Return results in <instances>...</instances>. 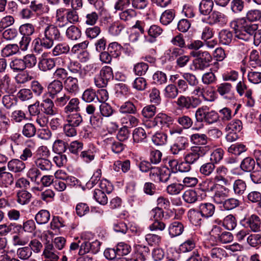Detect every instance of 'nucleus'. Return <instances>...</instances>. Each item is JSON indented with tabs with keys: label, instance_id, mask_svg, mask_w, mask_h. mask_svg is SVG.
<instances>
[{
	"label": "nucleus",
	"instance_id": "obj_7",
	"mask_svg": "<svg viewBox=\"0 0 261 261\" xmlns=\"http://www.w3.org/2000/svg\"><path fill=\"white\" fill-rule=\"evenodd\" d=\"M175 103L180 109L189 110L197 107L200 104V100L193 96L180 95Z\"/></svg>",
	"mask_w": 261,
	"mask_h": 261
},
{
	"label": "nucleus",
	"instance_id": "obj_36",
	"mask_svg": "<svg viewBox=\"0 0 261 261\" xmlns=\"http://www.w3.org/2000/svg\"><path fill=\"white\" fill-rule=\"evenodd\" d=\"M146 138V132L142 127H139L133 130V139L134 144L144 142Z\"/></svg>",
	"mask_w": 261,
	"mask_h": 261
},
{
	"label": "nucleus",
	"instance_id": "obj_39",
	"mask_svg": "<svg viewBox=\"0 0 261 261\" xmlns=\"http://www.w3.org/2000/svg\"><path fill=\"white\" fill-rule=\"evenodd\" d=\"M176 121L182 129L190 128L193 123L192 119L188 115H181L176 118Z\"/></svg>",
	"mask_w": 261,
	"mask_h": 261
},
{
	"label": "nucleus",
	"instance_id": "obj_22",
	"mask_svg": "<svg viewBox=\"0 0 261 261\" xmlns=\"http://www.w3.org/2000/svg\"><path fill=\"white\" fill-rule=\"evenodd\" d=\"M64 115L65 122L73 127H78L83 122L82 117L78 112Z\"/></svg>",
	"mask_w": 261,
	"mask_h": 261
},
{
	"label": "nucleus",
	"instance_id": "obj_41",
	"mask_svg": "<svg viewBox=\"0 0 261 261\" xmlns=\"http://www.w3.org/2000/svg\"><path fill=\"white\" fill-rule=\"evenodd\" d=\"M32 194L26 190H19L17 193L16 201L20 205L28 204L31 201Z\"/></svg>",
	"mask_w": 261,
	"mask_h": 261
},
{
	"label": "nucleus",
	"instance_id": "obj_38",
	"mask_svg": "<svg viewBox=\"0 0 261 261\" xmlns=\"http://www.w3.org/2000/svg\"><path fill=\"white\" fill-rule=\"evenodd\" d=\"M216 166L213 162H206L203 164L199 168V173L204 177L211 176L215 171Z\"/></svg>",
	"mask_w": 261,
	"mask_h": 261
},
{
	"label": "nucleus",
	"instance_id": "obj_5",
	"mask_svg": "<svg viewBox=\"0 0 261 261\" xmlns=\"http://www.w3.org/2000/svg\"><path fill=\"white\" fill-rule=\"evenodd\" d=\"M207 152L206 146H192L190 151L184 155V160L189 164H195L200 158L203 156Z\"/></svg>",
	"mask_w": 261,
	"mask_h": 261
},
{
	"label": "nucleus",
	"instance_id": "obj_28",
	"mask_svg": "<svg viewBox=\"0 0 261 261\" xmlns=\"http://www.w3.org/2000/svg\"><path fill=\"white\" fill-rule=\"evenodd\" d=\"M189 220L192 224L195 226H200L202 223V214L198 209H190L188 213Z\"/></svg>",
	"mask_w": 261,
	"mask_h": 261
},
{
	"label": "nucleus",
	"instance_id": "obj_15",
	"mask_svg": "<svg viewBox=\"0 0 261 261\" xmlns=\"http://www.w3.org/2000/svg\"><path fill=\"white\" fill-rule=\"evenodd\" d=\"M172 121L171 117L168 116L166 114L161 113L155 116L151 123L153 127H162L166 126H169L170 124H172Z\"/></svg>",
	"mask_w": 261,
	"mask_h": 261
},
{
	"label": "nucleus",
	"instance_id": "obj_54",
	"mask_svg": "<svg viewBox=\"0 0 261 261\" xmlns=\"http://www.w3.org/2000/svg\"><path fill=\"white\" fill-rule=\"evenodd\" d=\"M224 151L221 148H218L214 150L210 154V161L213 164L219 163L223 158Z\"/></svg>",
	"mask_w": 261,
	"mask_h": 261
},
{
	"label": "nucleus",
	"instance_id": "obj_33",
	"mask_svg": "<svg viewBox=\"0 0 261 261\" xmlns=\"http://www.w3.org/2000/svg\"><path fill=\"white\" fill-rule=\"evenodd\" d=\"M217 91L222 96L227 98L232 92V86L229 83H223L217 86Z\"/></svg>",
	"mask_w": 261,
	"mask_h": 261
},
{
	"label": "nucleus",
	"instance_id": "obj_11",
	"mask_svg": "<svg viewBox=\"0 0 261 261\" xmlns=\"http://www.w3.org/2000/svg\"><path fill=\"white\" fill-rule=\"evenodd\" d=\"M189 146L187 139L182 136L176 138L174 143L170 147V151L172 154L178 155L184 151Z\"/></svg>",
	"mask_w": 261,
	"mask_h": 261
},
{
	"label": "nucleus",
	"instance_id": "obj_20",
	"mask_svg": "<svg viewBox=\"0 0 261 261\" xmlns=\"http://www.w3.org/2000/svg\"><path fill=\"white\" fill-rule=\"evenodd\" d=\"M163 29L158 25H151L149 28L147 29V34L149 37L145 36L147 42L150 43L154 42L156 38L161 35L163 33Z\"/></svg>",
	"mask_w": 261,
	"mask_h": 261
},
{
	"label": "nucleus",
	"instance_id": "obj_32",
	"mask_svg": "<svg viewBox=\"0 0 261 261\" xmlns=\"http://www.w3.org/2000/svg\"><path fill=\"white\" fill-rule=\"evenodd\" d=\"M67 105L64 107L63 113L70 114L72 112H78L80 110L79 107L80 100L77 98L74 97L69 100Z\"/></svg>",
	"mask_w": 261,
	"mask_h": 261
},
{
	"label": "nucleus",
	"instance_id": "obj_47",
	"mask_svg": "<svg viewBox=\"0 0 261 261\" xmlns=\"http://www.w3.org/2000/svg\"><path fill=\"white\" fill-rule=\"evenodd\" d=\"M50 217V215L48 211L42 210L36 215L35 219L38 224H45L48 222Z\"/></svg>",
	"mask_w": 261,
	"mask_h": 261
},
{
	"label": "nucleus",
	"instance_id": "obj_40",
	"mask_svg": "<svg viewBox=\"0 0 261 261\" xmlns=\"http://www.w3.org/2000/svg\"><path fill=\"white\" fill-rule=\"evenodd\" d=\"M119 111L121 114H136L137 109L132 102L128 100L120 106Z\"/></svg>",
	"mask_w": 261,
	"mask_h": 261
},
{
	"label": "nucleus",
	"instance_id": "obj_12",
	"mask_svg": "<svg viewBox=\"0 0 261 261\" xmlns=\"http://www.w3.org/2000/svg\"><path fill=\"white\" fill-rule=\"evenodd\" d=\"M208 22L211 25L223 26L227 22V16L220 12L214 11L208 16Z\"/></svg>",
	"mask_w": 261,
	"mask_h": 261
},
{
	"label": "nucleus",
	"instance_id": "obj_24",
	"mask_svg": "<svg viewBox=\"0 0 261 261\" xmlns=\"http://www.w3.org/2000/svg\"><path fill=\"white\" fill-rule=\"evenodd\" d=\"M9 171L14 173H20L25 168V163L20 159H12L7 164Z\"/></svg>",
	"mask_w": 261,
	"mask_h": 261
},
{
	"label": "nucleus",
	"instance_id": "obj_27",
	"mask_svg": "<svg viewBox=\"0 0 261 261\" xmlns=\"http://www.w3.org/2000/svg\"><path fill=\"white\" fill-rule=\"evenodd\" d=\"M247 189L246 182L241 179H236L232 184V190L237 196H242Z\"/></svg>",
	"mask_w": 261,
	"mask_h": 261
},
{
	"label": "nucleus",
	"instance_id": "obj_53",
	"mask_svg": "<svg viewBox=\"0 0 261 261\" xmlns=\"http://www.w3.org/2000/svg\"><path fill=\"white\" fill-rule=\"evenodd\" d=\"M228 189L223 186H221V190H217L213 196L214 201L217 204H223L226 198L227 194L224 192Z\"/></svg>",
	"mask_w": 261,
	"mask_h": 261
},
{
	"label": "nucleus",
	"instance_id": "obj_52",
	"mask_svg": "<svg viewBox=\"0 0 261 261\" xmlns=\"http://www.w3.org/2000/svg\"><path fill=\"white\" fill-rule=\"evenodd\" d=\"M122 49L121 45L116 42L109 44L107 48L109 54L114 58H118L120 56Z\"/></svg>",
	"mask_w": 261,
	"mask_h": 261
},
{
	"label": "nucleus",
	"instance_id": "obj_62",
	"mask_svg": "<svg viewBox=\"0 0 261 261\" xmlns=\"http://www.w3.org/2000/svg\"><path fill=\"white\" fill-rule=\"evenodd\" d=\"M18 258L22 260H27L32 255V249L29 247H23L18 248L16 252Z\"/></svg>",
	"mask_w": 261,
	"mask_h": 261
},
{
	"label": "nucleus",
	"instance_id": "obj_17",
	"mask_svg": "<svg viewBox=\"0 0 261 261\" xmlns=\"http://www.w3.org/2000/svg\"><path fill=\"white\" fill-rule=\"evenodd\" d=\"M36 167L44 173H49L53 168L51 162L44 158H37L34 160Z\"/></svg>",
	"mask_w": 261,
	"mask_h": 261
},
{
	"label": "nucleus",
	"instance_id": "obj_59",
	"mask_svg": "<svg viewBox=\"0 0 261 261\" xmlns=\"http://www.w3.org/2000/svg\"><path fill=\"white\" fill-rule=\"evenodd\" d=\"M121 123L127 128L133 127L138 125L139 120L135 116L132 115H127L123 117L121 120Z\"/></svg>",
	"mask_w": 261,
	"mask_h": 261
},
{
	"label": "nucleus",
	"instance_id": "obj_43",
	"mask_svg": "<svg viewBox=\"0 0 261 261\" xmlns=\"http://www.w3.org/2000/svg\"><path fill=\"white\" fill-rule=\"evenodd\" d=\"M233 35L232 32L227 30H222L219 34L220 43L223 45H229L232 40Z\"/></svg>",
	"mask_w": 261,
	"mask_h": 261
},
{
	"label": "nucleus",
	"instance_id": "obj_56",
	"mask_svg": "<svg viewBox=\"0 0 261 261\" xmlns=\"http://www.w3.org/2000/svg\"><path fill=\"white\" fill-rule=\"evenodd\" d=\"M11 122L6 114L0 113V130L3 133H8L10 127Z\"/></svg>",
	"mask_w": 261,
	"mask_h": 261
},
{
	"label": "nucleus",
	"instance_id": "obj_49",
	"mask_svg": "<svg viewBox=\"0 0 261 261\" xmlns=\"http://www.w3.org/2000/svg\"><path fill=\"white\" fill-rule=\"evenodd\" d=\"M70 51V47L66 43H60L57 44L53 48V54L57 56L62 54H67Z\"/></svg>",
	"mask_w": 261,
	"mask_h": 261
},
{
	"label": "nucleus",
	"instance_id": "obj_1",
	"mask_svg": "<svg viewBox=\"0 0 261 261\" xmlns=\"http://www.w3.org/2000/svg\"><path fill=\"white\" fill-rule=\"evenodd\" d=\"M62 39V35L58 27L54 24H46L40 38L35 40L34 50L35 53L40 54L42 48H51L55 41Z\"/></svg>",
	"mask_w": 261,
	"mask_h": 261
},
{
	"label": "nucleus",
	"instance_id": "obj_48",
	"mask_svg": "<svg viewBox=\"0 0 261 261\" xmlns=\"http://www.w3.org/2000/svg\"><path fill=\"white\" fill-rule=\"evenodd\" d=\"M54 80L64 82L70 76L68 71L64 68H57L53 74Z\"/></svg>",
	"mask_w": 261,
	"mask_h": 261
},
{
	"label": "nucleus",
	"instance_id": "obj_10",
	"mask_svg": "<svg viewBox=\"0 0 261 261\" xmlns=\"http://www.w3.org/2000/svg\"><path fill=\"white\" fill-rule=\"evenodd\" d=\"M223 231V230L221 226L214 225L210 232V237L209 240L205 242L204 248L210 249L211 247L216 245L218 243V240Z\"/></svg>",
	"mask_w": 261,
	"mask_h": 261
},
{
	"label": "nucleus",
	"instance_id": "obj_29",
	"mask_svg": "<svg viewBox=\"0 0 261 261\" xmlns=\"http://www.w3.org/2000/svg\"><path fill=\"white\" fill-rule=\"evenodd\" d=\"M12 94H8L4 95L2 97V104L3 106L7 110L13 109L17 105V98Z\"/></svg>",
	"mask_w": 261,
	"mask_h": 261
},
{
	"label": "nucleus",
	"instance_id": "obj_14",
	"mask_svg": "<svg viewBox=\"0 0 261 261\" xmlns=\"http://www.w3.org/2000/svg\"><path fill=\"white\" fill-rule=\"evenodd\" d=\"M63 88L62 82H59L58 80H53L47 86L49 97L51 99H55L62 92Z\"/></svg>",
	"mask_w": 261,
	"mask_h": 261
},
{
	"label": "nucleus",
	"instance_id": "obj_57",
	"mask_svg": "<svg viewBox=\"0 0 261 261\" xmlns=\"http://www.w3.org/2000/svg\"><path fill=\"white\" fill-rule=\"evenodd\" d=\"M237 220L232 215H228L223 220V226L229 230H232L237 226Z\"/></svg>",
	"mask_w": 261,
	"mask_h": 261
},
{
	"label": "nucleus",
	"instance_id": "obj_35",
	"mask_svg": "<svg viewBox=\"0 0 261 261\" xmlns=\"http://www.w3.org/2000/svg\"><path fill=\"white\" fill-rule=\"evenodd\" d=\"M183 54V50L177 47H170L166 50L164 53V57L169 61L172 62Z\"/></svg>",
	"mask_w": 261,
	"mask_h": 261
},
{
	"label": "nucleus",
	"instance_id": "obj_16",
	"mask_svg": "<svg viewBox=\"0 0 261 261\" xmlns=\"http://www.w3.org/2000/svg\"><path fill=\"white\" fill-rule=\"evenodd\" d=\"M59 252L56 250L52 243H46L43 252V255L49 261H58Z\"/></svg>",
	"mask_w": 261,
	"mask_h": 261
},
{
	"label": "nucleus",
	"instance_id": "obj_55",
	"mask_svg": "<svg viewBox=\"0 0 261 261\" xmlns=\"http://www.w3.org/2000/svg\"><path fill=\"white\" fill-rule=\"evenodd\" d=\"M68 148V143L64 141L57 139L53 143V150L57 153H63Z\"/></svg>",
	"mask_w": 261,
	"mask_h": 261
},
{
	"label": "nucleus",
	"instance_id": "obj_21",
	"mask_svg": "<svg viewBox=\"0 0 261 261\" xmlns=\"http://www.w3.org/2000/svg\"><path fill=\"white\" fill-rule=\"evenodd\" d=\"M22 229V225L15 223H11L8 225H0V234L6 236L9 233L13 234L18 232Z\"/></svg>",
	"mask_w": 261,
	"mask_h": 261
},
{
	"label": "nucleus",
	"instance_id": "obj_13",
	"mask_svg": "<svg viewBox=\"0 0 261 261\" xmlns=\"http://www.w3.org/2000/svg\"><path fill=\"white\" fill-rule=\"evenodd\" d=\"M52 99L50 97L46 98L40 103V109L42 113L48 116H54L57 113V109Z\"/></svg>",
	"mask_w": 261,
	"mask_h": 261
},
{
	"label": "nucleus",
	"instance_id": "obj_50",
	"mask_svg": "<svg viewBox=\"0 0 261 261\" xmlns=\"http://www.w3.org/2000/svg\"><path fill=\"white\" fill-rule=\"evenodd\" d=\"M152 141L156 146H162L166 144L168 141L167 134L162 133H156L152 137Z\"/></svg>",
	"mask_w": 261,
	"mask_h": 261
},
{
	"label": "nucleus",
	"instance_id": "obj_46",
	"mask_svg": "<svg viewBox=\"0 0 261 261\" xmlns=\"http://www.w3.org/2000/svg\"><path fill=\"white\" fill-rule=\"evenodd\" d=\"M184 201L187 203H194L198 200L197 192L193 189H189L185 191L182 196Z\"/></svg>",
	"mask_w": 261,
	"mask_h": 261
},
{
	"label": "nucleus",
	"instance_id": "obj_42",
	"mask_svg": "<svg viewBox=\"0 0 261 261\" xmlns=\"http://www.w3.org/2000/svg\"><path fill=\"white\" fill-rule=\"evenodd\" d=\"M255 162L253 158L246 157L244 159L240 164V168L244 172H249L255 168Z\"/></svg>",
	"mask_w": 261,
	"mask_h": 261
},
{
	"label": "nucleus",
	"instance_id": "obj_63",
	"mask_svg": "<svg viewBox=\"0 0 261 261\" xmlns=\"http://www.w3.org/2000/svg\"><path fill=\"white\" fill-rule=\"evenodd\" d=\"M11 120L16 123H20L27 119L25 113L21 110H15L11 114Z\"/></svg>",
	"mask_w": 261,
	"mask_h": 261
},
{
	"label": "nucleus",
	"instance_id": "obj_2",
	"mask_svg": "<svg viewBox=\"0 0 261 261\" xmlns=\"http://www.w3.org/2000/svg\"><path fill=\"white\" fill-rule=\"evenodd\" d=\"M232 28L234 30L236 38L247 41L252 39L254 32L258 29V25L243 19Z\"/></svg>",
	"mask_w": 261,
	"mask_h": 261
},
{
	"label": "nucleus",
	"instance_id": "obj_23",
	"mask_svg": "<svg viewBox=\"0 0 261 261\" xmlns=\"http://www.w3.org/2000/svg\"><path fill=\"white\" fill-rule=\"evenodd\" d=\"M203 217L208 218L213 216L215 212V206L210 202L201 203L198 206Z\"/></svg>",
	"mask_w": 261,
	"mask_h": 261
},
{
	"label": "nucleus",
	"instance_id": "obj_19",
	"mask_svg": "<svg viewBox=\"0 0 261 261\" xmlns=\"http://www.w3.org/2000/svg\"><path fill=\"white\" fill-rule=\"evenodd\" d=\"M66 9L60 8L57 9L56 14V23L57 27L60 28L67 27L69 23L66 14Z\"/></svg>",
	"mask_w": 261,
	"mask_h": 261
},
{
	"label": "nucleus",
	"instance_id": "obj_45",
	"mask_svg": "<svg viewBox=\"0 0 261 261\" xmlns=\"http://www.w3.org/2000/svg\"><path fill=\"white\" fill-rule=\"evenodd\" d=\"M175 11L172 9H168L162 13L160 17V22L164 25L171 23L175 17Z\"/></svg>",
	"mask_w": 261,
	"mask_h": 261
},
{
	"label": "nucleus",
	"instance_id": "obj_26",
	"mask_svg": "<svg viewBox=\"0 0 261 261\" xmlns=\"http://www.w3.org/2000/svg\"><path fill=\"white\" fill-rule=\"evenodd\" d=\"M55 66L56 62L53 58H42L39 60L38 64L39 69L44 72L51 70Z\"/></svg>",
	"mask_w": 261,
	"mask_h": 261
},
{
	"label": "nucleus",
	"instance_id": "obj_30",
	"mask_svg": "<svg viewBox=\"0 0 261 261\" xmlns=\"http://www.w3.org/2000/svg\"><path fill=\"white\" fill-rule=\"evenodd\" d=\"M104 142L107 145L111 146L112 151L115 153L121 152L125 147L123 143L115 141L113 138H106Z\"/></svg>",
	"mask_w": 261,
	"mask_h": 261
},
{
	"label": "nucleus",
	"instance_id": "obj_51",
	"mask_svg": "<svg viewBox=\"0 0 261 261\" xmlns=\"http://www.w3.org/2000/svg\"><path fill=\"white\" fill-rule=\"evenodd\" d=\"M243 128L242 121L239 119H234L229 122L227 125L225 129L226 131L239 133Z\"/></svg>",
	"mask_w": 261,
	"mask_h": 261
},
{
	"label": "nucleus",
	"instance_id": "obj_37",
	"mask_svg": "<svg viewBox=\"0 0 261 261\" xmlns=\"http://www.w3.org/2000/svg\"><path fill=\"white\" fill-rule=\"evenodd\" d=\"M37 128L34 124L28 122L25 123L21 128L22 135L27 138H31L36 134Z\"/></svg>",
	"mask_w": 261,
	"mask_h": 261
},
{
	"label": "nucleus",
	"instance_id": "obj_25",
	"mask_svg": "<svg viewBox=\"0 0 261 261\" xmlns=\"http://www.w3.org/2000/svg\"><path fill=\"white\" fill-rule=\"evenodd\" d=\"M184 230L183 224L179 221H174L168 227L169 234L171 238L181 235Z\"/></svg>",
	"mask_w": 261,
	"mask_h": 261
},
{
	"label": "nucleus",
	"instance_id": "obj_64",
	"mask_svg": "<svg viewBox=\"0 0 261 261\" xmlns=\"http://www.w3.org/2000/svg\"><path fill=\"white\" fill-rule=\"evenodd\" d=\"M183 189L184 185L181 184L173 183L167 187L166 191L170 195H176L179 194Z\"/></svg>",
	"mask_w": 261,
	"mask_h": 261
},
{
	"label": "nucleus",
	"instance_id": "obj_61",
	"mask_svg": "<svg viewBox=\"0 0 261 261\" xmlns=\"http://www.w3.org/2000/svg\"><path fill=\"white\" fill-rule=\"evenodd\" d=\"M137 16L136 11L133 9H128L119 13L120 19L124 21H130Z\"/></svg>",
	"mask_w": 261,
	"mask_h": 261
},
{
	"label": "nucleus",
	"instance_id": "obj_18",
	"mask_svg": "<svg viewBox=\"0 0 261 261\" xmlns=\"http://www.w3.org/2000/svg\"><path fill=\"white\" fill-rule=\"evenodd\" d=\"M214 173H215V181L216 182H221L224 185L228 184V180L225 177L228 173L227 168L223 165L216 167Z\"/></svg>",
	"mask_w": 261,
	"mask_h": 261
},
{
	"label": "nucleus",
	"instance_id": "obj_44",
	"mask_svg": "<svg viewBox=\"0 0 261 261\" xmlns=\"http://www.w3.org/2000/svg\"><path fill=\"white\" fill-rule=\"evenodd\" d=\"M214 2L212 0H202L199 6L200 13L207 15L212 12Z\"/></svg>",
	"mask_w": 261,
	"mask_h": 261
},
{
	"label": "nucleus",
	"instance_id": "obj_6",
	"mask_svg": "<svg viewBox=\"0 0 261 261\" xmlns=\"http://www.w3.org/2000/svg\"><path fill=\"white\" fill-rule=\"evenodd\" d=\"M100 246V242L97 240H95L91 242L84 241L80 244L78 254L80 255H84L86 253L95 254L99 251Z\"/></svg>",
	"mask_w": 261,
	"mask_h": 261
},
{
	"label": "nucleus",
	"instance_id": "obj_4",
	"mask_svg": "<svg viewBox=\"0 0 261 261\" xmlns=\"http://www.w3.org/2000/svg\"><path fill=\"white\" fill-rule=\"evenodd\" d=\"M191 55L197 57L193 61V65L196 70H203L207 68L212 60L211 55L207 51H193Z\"/></svg>",
	"mask_w": 261,
	"mask_h": 261
},
{
	"label": "nucleus",
	"instance_id": "obj_60",
	"mask_svg": "<svg viewBox=\"0 0 261 261\" xmlns=\"http://www.w3.org/2000/svg\"><path fill=\"white\" fill-rule=\"evenodd\" d=\"M19 51V47L17 44H8L2 50L3 57H8L16 54Z\"/></svg>",
	"mask_w": 261,
	"mask_h": 261
},
{
	"label": "nucleus",
	"instance_id": "obj_8",
	"mask_svg": "<svg viewBox=\"0 0 261 261\" xmlns=\"http://www.w3.org/2000/svg\"><path fill=\"white\" fill-rule=\"evenodd\" d=\"M240 223L244 227L249 228L253 232H259L260 230L261 221L259 217L256 215L244 218L240 221Z\"/></svg>",
	"mask_w": 261,
	"mask_h": 261
},
{
	"label": "nucleus",
	"instance_id": "obj_58",
	"mask_svg": "<svg viewBox=\"0 0 261 261\" xmlns=\"http://www.w3.org/2000/svg\"><path fill=\"white\" fill-rule=\"evenodd\" d=\"M131 250V246L124 242L119 243L116 246V251L119 256L128 254Z\"/></svg>",
	"mask_w": 261,
	"mask_h": 261
},
{
	"label": "nucleus",
	"instance_id": "obj_9",
	"mask_svg": "<svg viewBox=\"0 0 261 261\" xmlns=\"http://www.w3.org/2000/svg\"><path fill=\"white\" fill-rule=\"evenodd\" d=\"M64 90L71 95H75L80 91L79 81L77 77L70 75L63 82Z\"/></svg>",
	"mask_w": 261,
	"mask_h": 261
},
{
	"label": "nucleus",
	"instance_id": "obj_31",
	"mask_svg": "<svg viewBox=\"0 0 261 261\" xmlns=\"http://www.w3.org/2000/svg\"><path fill=\"white\" fill-rule=\"evenodd\" d=\"M191 142L197 145L196 146H200L201 145H205L207 143L208 138L204 134L195 133L193 134L190 137Z\"/></svg>",
	"mask_w": 261,
	"mask_h": 261
},
{
	"label": "nucleus",
	"instance_id": "obj_34",
	"mask_svg": "<svg viewBox=\"0 0 261 261\" xmlns=\"http://www.w3.org/2000/svg\"><path fill=\"white\" fill-rule=\"evenodd\" d=\"M66 36L69 40L76 41L81 38L82 32L80 28L75 25H72L66 30Z\"/></svg>",
	"mask_w": 261,
	"mask_h": 261
},
{
	"label": "nucleus",
	"instance_id": "obj_3",
	"mask_svg": "<svg viewBox=\"0 0 261 261\" xmlns=\"http://www.w3.org/2000/svg\"><path fill=\"white\" fill-rule=\"evenodd\" d=\"M195 115L197 122H204L208 124L217 122L220 117L217 112L214 110H210L206 106L198 108Z\"/></svg>",
	"mask_w": 261,
	"mask_h": 261
}]
</instances>
